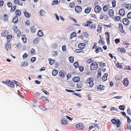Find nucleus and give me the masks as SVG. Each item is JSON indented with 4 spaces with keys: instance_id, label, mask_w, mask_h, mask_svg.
<instances>
[{
    "instance_id": "f257e3e1",
    "label": "nucleus",
    "mask_w": 131,
    "mask_h": 131,
    "mask_svg": "<svg viewBox=\"0 0 131 131\" xmlns=\"http://www.w3.org/2000/svg\"><path fill=\"white\" fill-rule=\"evenodd\" d=\"M85 83L89 84V87L90 88H92L94 84L93 79L92 78H88L86 81Z\"/></svg>"
},
{
    "instance_id": "f03ea898",
    "label": "nucleus",
    "mask_w": 131,
    "mask_h": 131,
    "mask_svg": "<svg viewBox=\"0 0 131 131\" xmlns=\"http://www.w3.org/2000/svg\"><path fill=\"white\" fill-rule=\"evenodd\" d=\"M76 128L78 130H81L84 129V125L82 123H79L75 125Z\"/></svg>"
},
{
    "instance_id": "7ed1b4c3",
    "label": "nucleus",
    "mask_w": 131,
    "mask_h": 131,
    "mask_svg": "<svg viewBox=\"0 0 131 131\" xmlns=\"http://www.w3.org/2000/svg\"><path fill=\"white\" fill-rule=\"evenodd\" d=\"M98 67V65L96 62H94L90 65V69L92 70H96Z\"/></svg>"
},
{
    "instance_id": "20e7f679",
    "label": "nucleus",
    "mask_w": 131,
    "mask_h": 131,
    "mask_svg": "<svg viewBox=\"0 0 131 131\" xmlns=\"http://www.w3.org/2000/svg\"><path fill=\"white\" fill-rule=\"evenodd\" d=\"M102 8L99 5H97L95 7L94 10L96 14H98L101 12Z\"/></svg>"
},
{
    "instance_id": "39448f33",
    "label": "nucleus",
    "mask_w": 131,
    "mask_h": 131,
    "mask_svg": "<svg viewBox=\"0 0 131 131\" xmlns=\"http://www.w3.org/2000/svg\"><path fill=\"white\" fill-rule=\"evenodd\" d=\"M82 9L81 7L79 6H76L75 7V11L77 13H80Z\"/></svg>"
},
{
    "instance_id": "423d86ee",
    "label": "nucleus",
    "mask_w": 131,
    "mask_h": 131,
    "mask_svg": "<svg viewBox=\"0 0 131 131\" xmlns=\"http://www.w3.org/2000/svg\"><path fill=\"white\" fill-rule=\"evenodd\" d=\"M108 18L107 15H106L105 12H103L100 14V19H102L103 18L105 19H107Z\"/></svg>"
},
{
    "instance_id": "0eeeda50",
    "label": "nucleus",
    "mask_w": 131,
    "mask_h": 131,
    "mask_svg": "<svg viewBox=\"0 0 131 131\" xmlns=\"http://www.w3.org/2000/svg\"><path fill=\"white\" fill-rule=\"evenodd\" d=\"M59 75L61 78H64L66 75V73L63 70L60 71L59 72Z\"/></svg>"
},
{
    "instance_id": "6e6552de",
    "label": "nucleus",
    "mask_w": 131,
    "mask_h": 131,
    "mask_svg": "<svg viewBox=\"0 0 131 131\" xmlns=\"http://www.w3.org/2000/svg\"><path fill=\"white\" fill-rule=\"evenodd\" d=\"M61 123L62 125H67L68 124V120L64 118H62L61 120Z\"/></svg>"
},
{
    "instance_id": "1a4fd4ad",
    "label": "nucleus",
    "mask_w": 131,
    "mask_h": 131,
    "mask_svg": "<svg viewBox=\"0 0 131 131\" xmlns=\"http://www.w3.org/2000/svg\"><path fill=\"white\" fill-rule=\"evenodd\" d=\"M122 22L124 25L125 26H127L129 25V21L128 19L126 18H125L122 20Z\"/></svg>"
},
{
    "instance_id": "9d476101",
    "label": "nucleus",
    "mask_w": 131,
    "mask_h": 131,
    "mask_svg": "<svg viewBox=\"0 0 131 131\" xmlns=\"http://www.w3.org/2000/svg\"><path fill=\"white\" fill-rule=\"evenodd\" d=\"M92 23V21L91 20H89L87 21L86 23H84L83 24V25L85 27H90L91 24Z\"/></svg>"
},
{
    "instance_id": "9b49d317",
    "label": "nucleus",
    "mask_w": 131,
    "mask_h": 131,
    "mask_svg": "<svg viewBox=\"0 0 131 131\" xmlns=\"http://www.w3.org/2000/svg\"><path fill=\"white\" fill-rule=\"evenodd\" d=\"M123 83L124 85L126 86H127L129 84V82L128 78H124L123 80Z\"/></svg>"
},
{
    "instance_id": "f8f14e48",
    "label": "nucleus",
    "mask_w": 131,
    "mask_h": 131,
    "mask_svg": "<svg viewBox=\"0 0 131 131\" xmlns=\"http://www.w3.org/2000/svg\"><path fill=\"white\" fill-rule=\"evenodd\" d=\"M7 84L12 88H14V84L10 80H8L7 81Z\"/></svg>"
},
{
    "instance_id": "ddd939ff",
    "label": "nucleus",
    "mask_w": 131,
    "mask_h": 131,
    "mask_svg": "<svg viewBox=\"0 0 131 131\" xmlns=\"http://www.w3.org/2000/svg\"><path fill=\"white\" fill-rule=\"evenodd\" d=\"M14 2L15 4H17L19 6H23V3L19 0H14Z\"/></svg>"
},
{
    "instance_id": "4468645a",
    "label": "nucleus",
    "mask_w": 131,
    "mask_h": 131,
    "mask_svg": "<svg viewBox=\"0 0 131 131\" xmlns=\"http://www.w3.org/2000/svg\"><path fill=\"white\" fill-rule=\"evenodd\" d=\"M110 8V5L108 4H106L104 5L103 7V11L105 12H106Z\"/></svg>"
},
{
    "instance_id": "2eb2a0df",
    "label": "nucleus",
    "mask_w": 131,
    "mask_h": 131,
    "mask_svg": "<svg viewBox=\"0 0 131 131\" xmlns=\"http://www.w3.org/2000/svg\"><path fill=\"white\" fill-rule=\"evenodd\" d=\"M91 9V7L89 6L87 7V8L85 9L84 11V12L85 13L87 14H89L90 12Z\"/></svg>"
},
{
    "instance_id": "dca6fc26",
    "label": "nucleus",
    "mask_w": 131,
    "mask_h": 131,
    "mask_svg": "<svg viewBox=\"0 0 131 131\" xmlns=\"http://www.w3.org/2000/svg\"><path fill=\"white\" fill-rule=\"evenodd\" d=\"M105 34L107 36H106V41H107V44L108 45L110 44V33L108 32H105Z\"/></svg>"
},
{
    "instance_id": "f3484780",
    "label": "nucleus",
    "mask_w": 131,
    "mask_h": 131,
    "mask_svg": "<svg viewBox=\"0 0 131 131\" xmlns=\"http://www.w3.org/2000/svg\"><path fill=\"white\" fill-rule=\"evenodd\" d=\"M97 89L99 91H102L104 90V87L102 85H99L97 86Z\"/></svg>"
},
{
    "instance_id": "a211bd4d",
    "label": "nucleus",
    "mask_w": 131,
    "mask_h": 131,
    "mask_svg": "<svg viewBox=\"0 0 131 131\" xmlns=\"http://www.w3.org/2000/svg\"><path fill=\"white\" fill-rule=\"evenodd\" d=\"M8 32L7 31L5 30H3L2 31V33H1V36L3 37H6L8 34Z\"/></svg>"
},
{
    "instance_id": "6ab92c4d",
    "label": "nucleus",
    "mask_w": 131,
    "mask_h": 131,
    "mask_svg": "<svg viewBox=\"0 0 131 131\" xmlns=\"http://www.w3.org/2000/svg\"><path fill=\"white\" fill-rule=\"evenodd\" d=\"M108 14L110 17H113L114 16V11L113 9H110L108 12Z\"/></svg>"
},
{
    "instance_id": "aec40b11",
    "label": "nucleus",
    "mask_w": 131,
    "mask_h": 131,
    "mask_svg": "<svg viewBox=\"0 0 131 131\" xmlns=\"http://www.w3.org/2000/svg\"><path fill=\"white\" fill-rule=\"evenodd\" d=\"M85 47V45L83 43H80L79 44L78 47L81 49H83Z\"/></svg>"
},
{
    "instance_id": "412c9836",
    "label": "nucleus",
    "mask_w": 131,
    "mask_h": 131,
    "mask_svg": "<svg viewBox=\"0 0 131 131\" xmlns=\"http://www.w3.org/2000/svg\"><path fill=\"white\" fill-rule=\"evenodd\" d=\"M119 14L120 16H123L125 15V11L123 9H121L119 10Z\"/></svg>"
},
{
    "instance_id": "4be33fe9",
    "label": "nucleus",
    "mask_w": 131,
    "mask_h": 131,
    "mask_svg": "<svg viewBox=\"0 0 131 131\" xmlns=\"http://www.w3.org/2000/svg\"><path fill=\"white\" fill-rule=\"evenodd\" d=\"M119 31L121 32L122 33H123L124 32L123 29V26L121 24H119Z\"/></svg>"
},
{
    "instance_id": "5701e85b",
    "label": "nucleus",
    "mask_w": 131,
    "mask_h": 131,
    "mask_svg": "<svg viewBox=\"0 0 131 131\" xmlns=\"http://www.w3.org/2000/svg\"><path fill=\"white\" fill-rule=\"evenodd\" d=\"M41 100L45 102V103H48L49 102V100L45 96H42L41 97Z\"/></svg>"
},
{
    "instance_id": "b1692460",
    "label": "nucleus",
    "mask_w": 131,
    "mask_h": 131,
    "mask_svg": "<svg viewBox=\"0 0 131 131\" xmlns=\"http://www.w3.org/2000/svg\"><path fill=\"white\" fill-rule=\"evenodd\" d=\"M83 85V82L81 81L78 82L77 83V87L78 88H80Z\"/></svg>"
},
{
    "instance_id": "393cba45",
    "label": "nucleus",
    "mask_w": 131,
    "mask_h": 131,
    "mask_svg": "<svg viewBox=\"0 0 131 131\" xmlns=\"http://www.w3.org/2000/svg\"><path fill=\"white\" fill-rule=\"evenodd\" d=\"M24 14L25 16L27 18H29L30 17V14L26 11H25L24 12Z\"/></svg>"
},
{
    "instance_id": "a878e982",
    "label": "nucleus",
    "mask_w": 131,
    "mask_h": 131,
    "mask_svg": "<svg viewBox=\"0 0 131 131\" xmlns=\"http://www.w3.org/2000/svg\"><path fill=\"white\" fill-rule=\"evenodd\" d=\"M108 75L107 73H105L102 78V80L104 81H106L107 80V77Z\"/></svg>"
},
{
    "instance_id": "bb28decb",
    "label": "nucleus",
    "mask_w": 131,
    "mask_h": 131,
    "mask_svg": "<svg viewBox=\"0 0 131 131\" xmlns=\"http://www.w3.org/2000/svg\"><path fill=\"white\" fill-rule=\"evenodd\" d=\"M21 40L23 41L24 43L26 42V40H27V38L26 36L25 35H21Z\"/></svg>"
},
{
    "instance_id": "cd10ccee",
    "label": "nucleus",
    "mask_w": 131,
    "mask_h": 131,
    "mask_svg": "<svg viewBox=\"0 0 131 131\" xmlns=\"http://www.w3.org/2000/svg\"><path fill=\"white\" fill-rule=\"evenodd\" d=\"M80 77H76L73 78V80L74 82H77L79 81Z\"/></svg>"
},
{
    "instance_id": "c85d7f7f",
    "label": "nucleus",
    "mask_w": 131,
    "mask_h": 131,
    "mask_svg": "<svg viewBox=\"0 0 131 131\" xmlns=\"http://www.w3.org/2000/svg\"><path fill=\"white\" fill-rule=\"evenodd\" d=\"M100 38L101 39H99V44H100L101 45H104V41L102 40L103 38H101V36H100Z\"/></svg>"
},
{
    "instance_id": "c756f323",
    "label": "nucleus",
    "mask_w": 131,
    "mask_h": 131,
    "mask_svg": "<svg viewBox=\"0 0 131 131\" xmlns=\"http://www.w3.org/2000/svg\"><path fill=\"white\" fill-rule=\"evenodd\" d=\"M18 21V18L17 16H16L13 18V22L14 23H17Z\"/></svg>"
},
{
    "instance_id": "7c9ffc66",
    "label": "nucleus",
    "mask_w": 131,
    "mask_h": 131,
    "mask_svg": "<svg viewBox=\"0 0 131 131\" xmlns=\"http://www.w3.org/2000/svg\"><path fill=\"white\" fill-rule=\"evenodd\" d=\"M103 51V50L102 49V48L100 47H99L98 48H96V50L95 51V52L97 53H99V51L102 52Z\"/></svg>"
},
{
    "instance_id": "2f4dec72",
    "label": "nucleus",
    "mask_w": 131,
    "mask_h": 131,
    "mask_svg": "<svg viewBox=\"0 0 131 131\" xmlns=\"http://www.w3.org/2000/svg\"><path fill=\"white\" fill-rule=\"evenodd\" d=\"M37 35L39 37H42L43 36V33L42 30H38L37 34Z\"/></svg>"
},
{
    "instance_id": "473e14b6",
    "label": "nucleus",
    "mask_w": 131,
    "mask_h": 131,
    "mask_svg": "<svg viewBox=\"0 0 131 131\" xmlns=\"http://www.w3.org/2000/svg\"><path fill=\"white\" fill-rule=\"evenodd\" d=\"M118 52H120L122 53H124L125 52V50L124 49V48H119L118 49Z\"/></svg>"
},
{
    "instance_id": "72a5a7b5",
    "label": "nucleus",
    "mask_w": 131,
    "mask_h": 131,
    "mask_svg": "<svg viewBox=\"0 0 131 131\" xmlns=\"http://www.w3.org/2000/svg\"><path fill=\"white\" fill-rule=\"evenodd\" d=\"M15 14L16 16H19L21 14V12L19 10L17 9L15 11Z\"/></svg>"
},
{
    "instance_id": "f704fd0d",
    "label": "nucleus",
    "mask_w": 131,
    "mask_h": 131,
    "mask_svg": "<svg viewBox=\"0 0 131 131\" xmlns=\"http://www.w3.org/2000/svg\"><path fill=\"white\" fill-rule=\"evenodd\" d=\"M39 38H36L33 40V44L35 45L38 44L39 42Z\"/></svg>"
},
{
    "instance_id": "c9c22d12",
    "label": "nucleus",
    "mask_w": 131,
    "mask_h": 131,
    "mask_svg": "<svg viewBox=\"0 0 131 131\" xmlns=\"http://www.w3.org/2000/svg\"><path fill=\"white\" fill-rule=\"evenodd\" d=\"M20 64L22 67H26L28 65V63H27V61H25L24 62H21Z\"/></svg>"
},
{
    "instance_id": "e433bc0d",
    "label": "nucleus",
    "mask_w": 131,
    "mask_h": 131,
    "mask_svg": "<svg viewBox=\"0 0 131 131\" xmlns=\"http://www.w3.org/2000/svg\"><path fill=\"white\" fill-rule=\"evenodd\" d=\"M102 29V26L100 25H99L97 28V31L99 33H100Z\"/></svg>"
},
{
    "instance_id": "4c0bfd02",
    "label": "nucleus",
    "mask_w": 131,
    "mask_h": 131,
    "mask_svg": "<svg viewBox=\"0 0 131 131\" xmlns=\"http://www.w3.org/2000/svg\"><path fill=\"white\" fill-rule=\"evenodd\" d=\"M12 35H8L7 37V40L8 42L10 41L12 39Z\"/></svg>"
},
{
    "instance_id": "58836bf2",
    "label": "nucleus",
    "mask_w": 131,
    "mask_h": 131,
    "mask_svg": "<svg viewBox=\"0 0 131 131\" xmlns=\"http://www.w3.org/2000/svg\"><path fill=\"white\" fill-rule=\"evenodd\" d=\"M58 73V71L56 70H53L52 71V74L53 76H56Z\"/></svg>"
},
{
    "instance_id": "ea45409f",
    "label": "nucleus",
    "mask_w": 131,
    "mask_h": 131,
    "mask_svg": "<svg viewBox=\"0 0 131 131\" xmlns=\"http://www.w3.org/2000/svg\"><path fill=\"white\" fill-rule=\"evenodd\" d=\"M114 19L116 21H119L120 20L121 17L120 16H115L114 17Z\"/></svg>"
},
{
    "instance_id": "a19ab883",
    "label": "nucleus",
    "mask_w": 131,
    "mask_h": 131,
    "mask_svg": "<svg viewBox=\"0 0 131 131\" xmlns=\"http://www.w3.org/2000/svg\"><path fill=\"white\" fill-rule=\"evenodd\" d=\"M69 62L70 63H73L74 62V57L73 56H70L69 58Z\"/></svg>"
},
{
    "instance_id": "79ce46f5",
    "label": "nucleus",
    "mask_w": 131,
    "mask_h": 131,
    "mask_svg": "<svg viewBox=\"0 0 131 131\" xmlns=\"http://www.w3.org/2000/svg\"><path fill=\"white\" fill-rule=\"evenodd\" d=\"M76 36V34L74 32H73L71 34L70 39H72L73 38L75 37Z\"/></svg>"
},
{
    "instance_id": "37998d69",
    "label": "nucleus",
    "mask_w": 131,
    "mask_h": 131,
    "mask_svg": "<svg viewBox=\"0 0 131 131\" xmlns=\"http://www.w3.org/2000/svg\"><path fill=\"white\" fill-rule=\"evenodd\" d=\"M40 14L41 16H43L45 14V12L43 9H41L40 11Z\"/></svg>"
},
{
    "instance_id": "c03bdc74",
    "label": "nucleus",
    "mask_w": 131,
    "mask_h": 131,
    "mask_svg": "<svg viewBox=\"0 0 131 131\" xmlns=\"http://www.w3.org/2000/svg\"><path fill=\"white\" fill-rule=\"evenodd\" d=\"M101 69H99L97 70V77H100L101 76Z\"/></svg>"
},
{
    "instance_id": "a18cd8bd",
    "label": "nucleus",
    "mask_w": 131,
    "mask_h": 131,
    "mask_svg": "<svg viewBox=\"0 0 131 131\" xmlns=\"http://www.w3.org/2000/svg\"><path fill=\"white\" fill-rule=\"evenodd\" d=\"M116 126L117 128H118L120 125L121 122L118 119L117 122L116 123Z\"/></svg>"
},
{
    "instance_id": "49530a36",
    "label": "nucleus",
    "mask_w": 131,
    "mask_h": 131,
    "mask_svg": "<svg viewBox=\"0 0 131 131\" xmlns=\"http://www.w3.org/2000/svg\"><path fill=\"white\" fill-rule=\"evenodd\" d=\"M125 7L128 9H130L131 8V4H126L125 5Z\"/></svg>"
},
{
    "instance_id": "de8ad7c7",
    "label": "nucleus",
    "mask_w": 131,
    "mask_h": 131,
    "mask_svg": "<svg viewBox=\"0 0 131 131\" xmlns=\"http://www.w3.org/2000/svg\"><path fill=\"white\" fill-rule=\"evenodd\" d=\"M16 32V35L17 37H19L21 36V32L19 31V30H18L17 31H15Z\"/></svg>"
},
{
    "instance_id": "09e8293b",
    "label": "nucleus",
    "mask_w": 131,
    "mask_h": 131,
    "mask_svg": "<svg viewBox=\"0 0 131 131\" xmlns=\"http://www.w3.org/2000/svg\"><path fill=\"white\" fill-rule=\"evenodd\" d=\"M48 60L49 61V63L50 65H52L53 63L54 62V60L50 58L48 59Z\"/></svg>"
},
{
    "instance_id": "8fccbe9b",
    "label": "nucleus",
    "mask_w": 131,
    "mask_h": 131,
    "mask_svg": "<svg viewBox=\"0 0 131 131\" xmlns=\"http://www.w3.org/2000/svg\"><path fill=\"white\" fill-rule=\"evenodd\" d=\"M69 6L70 8H73L75 6V4L74 2H72L69 3Z\"/></svg>"
},
{
    "instance_id": "3c124183",
    "label": "nucleus",
    "mask_w": 131,
    "mask_h": 131,
    "mask_svg": "<svg viewBox=\"0 0 131 131\" xmlns=\"http://www.w3.org/2000/svg\"><path fill=\"white\" fill-rule=\"evenodd\" d=\"M36 30V29L34 26H33L31 27V32L34 33L35 31Z\"/></svg>"
},
{
    "instance_id": "603ef678",
    "label": "nucleus",
    "mask_w": 131,
    "mask_h": 131,
    "mask_svg": "<svg viewBox=\"0 0 131 131\" xmlns=\"http://www.w3.org/2000/svg\"><path fill=\"white\" fill-rule=\"evenodd\" d=\"M5 47L8 50L10 48L11 45L7 43L6 44Z\"/></svg>"
},
{
    "instance_id": "864d4df0",
    "label": "nucleus",
    "mask_w": 131,
    "mask_h": 131,
    "mask_svg": "<svg viewBox=\"0 0 131 131\" xmlns=\"http://www.w3.org/2000/svg\"><path fill=\"white\" fill-rule=\"evenodd\" d=\"M74 66L75 68H77L79 67L78 62L76 61L74 62Z\"/></svg>"
},
{
    "instance_id": "5fc2aeb1",
    "label": "nucleus",
    "mask_w": 131,
    "mask_h": 131,
    "mask_svg": "<svg viewBox=\"0 0 131 131\" xmlns=\"http://www.w3.org/2000/svg\"><path fill=\"white\" fill-rule=\"evenodd\" d=\"M7 15L4 14V19H3V20H4L5 21H6L7 20Z\"/></svg>"
},
{
    "instance_id": "6e6d98bb",
    "label": "nucleus",
    "mask_w": 131,
    "mask_h": 131,
    "mask_svg": "<svg viewBox=\"0 0 131 131\" xmlns=\"http://www.w3.org/2000/svg\"><path fill=\"white\" fill-rule=\"evenodd\" d=\"M52 55L53 56H57V52L56 51H53L52 52Z\"/></svg>"
},
{
    "instance_id": "4d7b16f0",
    "label": "nucleus",
    "mask_w": 131,
    "mask_h": 131,
    "mask_svg": "<svg viewBox=\"0 0 131 131\" xmlns=\"http://www.w3.org/2000/svg\"><path fill=\"white\" fill-rule=\"evenodd\" d=\"M96 27L95 24H93L91 25V26L90 27V29H94Z\"/></svg>"
},
{
    "instance_id": "13d9d810",
    "label": "nucleus",
    "mask_w": 131,
    "mask_h": 131,
    "mask_svg": "<svg viewBox=\"0 0 131 131\" xmlns=\"http://www.w3.org/2000/svg\"><path fill=\"white\" fill-rule=\"evenodd\" d=\"M10 7H11V11L12 12H14L16 8V6L15 5H14L13 6H12Z\"/></svg>"
},
{
    "instance_id": "bf43d9fd",
    "label": "nucleus",
    "mask_w": 131,
    "mask_h": 131,
    "mask_svg": "<svg viewBox=\"0 0 131 131\" xmlns=\"http://www.w3.org/2000/svg\"><path fill=\"white\" fill-rule=\"evenodd\" d=\"M83 51L82 49H76V50H75V51H76V52H77V53L81 52H83Z\"/></svg>"
},
{
    "instance_id": "052dcab7",
    "label": "nucleus",
    "mask_w": 131,
    "mask_h": 131,
    "mask_svg": "<svg viewBox=\"0 0 131 131\" xmlns=\"http://www.w3.org/2000/svg\"><path fill=\"white\" fill-rule=\"evenodd\" d=\"M100 65L101 67H103L105 66V63L102 62H100Z\"/></svg>"
},
{
    "instance_id": "680f3d73",
    "label": "nucleus",
    "mask_w": 131,
    "mask_h": 131,
    "mask_svg": "<svg viewBox=\"0 0 131 131\" xmlns=\"http://www.w3.org/2000/svg\"><path fill=\"white\" fill-rule=\"evenodd\" d=\"M125 105H120L119 106V108L120 110H124L125 109Z\"/></svg>"
},
{
    "instance_id": "e2e57ef3",
    "label": "nucleus",
    "mask_w": 131,
    "mask_h": 131,
    "mask_svg": "<svg viewBox=\"0 0 131 131\" xmlns=\"http://www.w3.org/2000/svg\"><path fill=\"white\" fill-rule=\"evenodd\" d=\"M117 120L113 119L111 120V122H112V123L114 124H116V123L117 122Z\"/></svg>"
},
{
    "instance_id": "0e129e2a",
    "label": "nucleus",
    "mask_w": 131,
    "mask_h": 131,
    "mask_svg": "<svg viewBox=\"0 0 131 131\" xmlns=\"http://www.w3.org/2000/svg\"><path fill=\"white\" fill-rule=\"evenodd\" d=\"M93 62V60L91 59H88V61H87V62L89 63H91Z\"/></svg>"
},
{
    "instance_id": "69168bd1",
    "label": "nucleus",
    "mask_w": 131,
    "mask_h": 131,
    "mask_svg": "<svg viewBox=\"0 0 131 131\" xmlns=\"http://www.w3.org/2000/svg\"><path fill=\"white\" fill-rule=\"evenodd\" d=\"M7 5L8 7L9 8L12 7V3H11L10 2H9L7 3Z\"/></svg>"
},
{
    "instance_id": "338daca9",
    "label": "nucleus",
    "mask_w": 131,
    "mask_h": 131,
    "mask_svg": "<svg viewBox=\"0 0 131 131\" xmlns=\"http://www.w3.org/2000/svg\"><path fill=\"white\" fill-rule=\"evenodd\" d=\"M28 56V55L26 53H24L23 56V58L24 59H25L27 58V57Z\"/></svg>"
},
{
    "instance_id": "774afa93",
    "label": "nucleus",
    "mask_w": 131,
    "mask_h": 131,
    "mask_svg": "<svg viewBox=\"0 0 131 131\" xmlns=\"http://www.w3.org/2000/svg\"><path fill=\"white\" fill-rule=\"evenodd\" d=\"M127 17L129 19L131 18V12H130L128 14Z\"/></svg>"
}]
</instances>
